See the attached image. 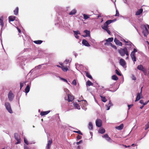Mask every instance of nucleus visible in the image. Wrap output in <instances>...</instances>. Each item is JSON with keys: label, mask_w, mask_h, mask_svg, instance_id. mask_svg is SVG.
Returning a JSON list of instances; mask_svg holds the SVG:
<instances>
[{"label": "nucleus", "mask_w": 149, "mask_h": 149, "mask_svg": "<svg viewBox=\"0 0 149 149\" xmlns=\"http://www.w3.org/2000/svg\"><path fill=\"white\" fill-rule=\"evenodd\" d=\"M118 52L121 56H123L125 55V54H126L127 56H129L127 49L125 47L124 48L120 49L118 50Z\"/></svg>", "instance_id": "f257e3e1"}, {"label": "nucleus", "mask_w": 149, "mask_h": 149, "mask_svg": "<svg viewBox=\"0 0 149 149\" xmlns=\"http://www.w3.org/2000/svg\"><path fill=\"white\" fill-rule=\"evenodd\" d=\"M79 102H80V104L82 108L85 111L87 110L86 107L88 105L87 101L85 100H78Z\"/></svg>", "instance_id": "f03ea898"}, {"label": "nucleus", "mask_w": 149, "mask_h": 149, "mask_svg": "<svg viewBox=\"0 0 149 149\" xmlns=\"http://www.w3.org/2000/svg\"><path fill=\"white\" fill-rule=\"evenodd\" d=\"M137 52V49L135 48H134L133 51L131 52L130 54V56L131 57L132 60L133 61L134 64L135 63V62H136V57L135 56V53Z\"/></svg>", "instance_id": "7ed1b4c3"}, {"label": "nucleus", "mask_w": 149, "mask_h": 149, "mask_svg": "<svg viewBox=\"0 0 149 149\" xmlns=\"http://www.w3.org/2000/svg\"><path fill=\"white\" fill-rule=\"evenodd\" d=\"M5 106L6 109L9 113H13L10 104L9 102H6L5 103Z\"/></svg>", "instance_id": "20e7f679"}, {"label": "nucleus", "mask_w": 149, "mask_h": 149, "mask_svg": "<svg viewBox=\"0 0 149 149\" xmlns=\"http://www.w3.org/2000/svg\"><path fill=\"white\" fill-rule=\"evenodd\" d=\"M16 61L17 64L19 65L20 66L22 67L23 65L24 64V60L23 59V57H20L18 58L17 59Z\"/></svg>", "instance_id": "39448f33"}, {"label": "nucleus", "mask_w": 149, "mask_h": 149, "mask_svg": "<svg viewBox=\"0 0 149 149\" xmlns=\"http://www.w3.org/2000/svg\"><path fill=\"white\" fill-rule=\"evenodd\" d=\"M14 97V95L12 91H10L8 95V97L9 100L10 101H12L13 100Z\"/></svg>", "instance_id": "423d86ee"}, {"label": "nucleus", "mask_w": 149, "mask_h": 149, "mask_svg": "<svg viewBox=\"0 0 149 149\" xmlns=\"http://www.w3.org/2000/svg\"><path fill=\"white\" fill-rule=\"evenodd\" d=\"M145 29L143 31V33L145 37H146L149 33V32L147 27L144 25Z\"/></svg>", "instance_id": "0eeeda50"}, {"label": "nucleus", "mask_w": 149, "mask_h": 149, "mask_svg": "<svg viewBox=\"0 0 149 149\" xmlns=\"http://www.w3.org/2000/svg\"><path fill=\"white\" fill-rule=\"evenodd\" d=\"M119 63L120 65L122 66L124 68H126L125 65L126 63L125 61L123 59L121 58L120 60Z\"/></svg>", "instance_id": "6e6552de"}, {"label": "nucleus", "mask_w": 149, "mask_h": 149, "mask_svg": "<svg viewBox=\"0 0 149 149\" xmlns=\"http://www.w3.org/2000/svg\"><path fill=\"white\" fill-rule=\"evenodd\" d=\"M84 33H86L85 35H83L82 36L84 37H90V31L86 30L84 31Z\"/></svg>", "instance_id": "1a4fd4ad"}, {"label": "nucleus", "mask_w": 149, "mask_h": 149, "mask_svg": "<svg viewBox=\"0 0 149 149\" xmlns=\"http://www.w3.org/2000/svg\"><path fill=\"white\" fill-rule=\"evenodd\" d=\"M68 98L66 99V97L65 98V99L66 100H67L69 102L72 101L74 99V97L69 94H68Z\"/></svg>", "instance_id": "9d476101"}, {"label": "nucleus", "mask_w": 149, "mask_h": 149, "mask_svg": "<svg viewBox=\"0 0 149 149\" xmlns=\"http://www.w3.org/2000/svg\"><path fill=\"white\" fill-rule=\"evenodd\" d=\"M95 123L96 126L98 127H100L102 125V121L100 119H97Z\"/></svg>", "instance_id": "9b49d317"}, {"label": "nucleus", "mask_w": 149, "mask_h": 149, "mask_svg": "<svg viewBox=\"0 0 149 149\" xmlns=\"http://www.w3.org/2000/svg\"><path fill=\"white\" fill-rule=\"evenodd\" d=\"M137 69L140 70H141L143 72L145 71V69L143 65H139L137 67Z\"/></svg>", "instance_id": "f8f14e48"}, {"label": "nucleus", "mask_w": 149, "mask_h": 149, "mask_svg": "<svg viewBox=\"0 0 149 149\" xmlns=\"http://www.w3.org/2000/svg\"><path fill=\"white\" fill-rule=\"evenodd\" d=\"M60 64L61 66V68L63 71L67 72L68 70V68L67 67L64 66L62 63H60Z\"/></svg>", "instance_id": "ddd939ff"}, {"label": "nucleus", "mask_w": 149, "mask_h": 149, "mask_svg": "<svg viewBox=\"0 0 149 149\" xmlns=\"http://www.w3.org/2000/svg\"><path fill=\"white\" fill-rule=\"evenodd\" d=\"M82 43L83 45L86 46V47H90V45L87 42V41L85 39H83L82 40Z\"/></svg>", "instance_id": "4468645a"}, {"label": "nucleus", "mask_w": 149, "mask_h": 149, "mask_svg": "<svg viewBox=\"0 0 149 149\" xmlns=\"http://www.w3.org/2000/svg\"><path fill=\"white\" fill-rule=\"evenodd\" d=\"M114 41L116 44L117 45L120 46H122V43L121 42H120L116 38H115Z\"/></svg>", "instance_id": "2eb2a0df"}, {"label": "nucleus", "mask_w": 149, "mask_h": 149, "mask_svg": "<svg viewBox=\"0 0 149 149\" xmlns=\"http://www.w3.org/2000/svg\"><path fill=\"white\" fill-rule=\"evenodd\" d=\"M73 32L74 33V36L77 39H79V36H78V35H80V33L79 31H73Z\"/></svg>", "instance_id": "dca6fc26"}, {"label": "nucleus", "mask_w": 149, "mask_h": 149, "mask_svg": "<svg viewBox=\"0 0 149 149\" xmlns=\"http://www.w3.org/2000/svg\"><path fill=\"white\" fill-rule=\"evenodd\" d=\"M123 124H121L119 126H116L115 128L116 129L120 130L123 129Z\"/></svg>", "instance_id": "f3484780"}, {"label": "nucleus", "mask_w": 149, "mask_h": 149, "mask_svg": "<svg viewBox=\"0 0 149 149\" xmlns=\"http://www.w3.org/2000/svg\"><path fill=\"white\" fill-rule=\"evenodd\" d=\"M143 11V9L141 8L138 10L136 13L135 15H139L142 13Z\"/></svg>", "instance_id": "a211bd4d"}, {"label": "nucleus", "mask_w": 149, "mask_h": 149, "mask_svg": "<svg viewBox=\"0 0 149 149\" xmlns=\"http://www.w3.org/2000/svg\"><path fill=\"white\" fill-rule=\"evenodd\" d=\"M124 41L126 43V45H129L132 47V46H134V45L130 41H126L125 40H124Z\"/></svg>", "instance_id": "6ab92c4d"}, {"label": "nucleus", "mask_w": 149, "mask_h": 149, "mask_svg": "<svg viewBox=\"0 0 149 149\" xmlns=\"http://www.w3.org/2000/svg\"><path fill=\"white\" fill-rule=\"evenodd\" d=\"M50 112V111H42L40 113V114L42 116L45 115L49 113Z\"/></svg>", "instance_id": "aec40b11"}, {"label": "nucleus", "mask_w": 149, "mask_h": 149, "mask_svg": "<svg viewBox=\"0 0 149 149\" xmlns=\"http://www.w3.org/2000/svg\"><path fill=\"white\" fill-rule=\"evenodd\" d=\"M52 140H50L48 141V142L46 147L47 149H49L50 146L52 144Z\"/></svg>", "instance_id": "412c9836"}, {"label": "nucleus", "mask_w": 149, "mask_h": 149, "mask_svg": "<svg viewBox=\"0 0 149 149\" xmlns=\"http://www.w3.org/2000/svg\"><path fill=\"white\" fill-rule=\"evenodd\" d=\"M102 28L104 30H106L108 28V25L105 23L103 25H102Z\"/></svg>", "instance_id": "4be33fe9"}, {"label": "nucleus", "mask_w": 149, "mask_h": 149, "mask_svg": "<svg viewBox=\"0 0 149 149\" xmlns=\"http://www.w3.org/2000/svg\"><path fill=\"white\" fill-rule=\"evenodd\" d=\"M15 18H16V17L14 16H10L9 17H8L9 21L10 22L13 21L15 19Z\"/></svg>", "instance_id": "5701e85b"}, {"label": "nucleus", "mask_w": 149, "mask_h": 149, "mask_svg": "<svg viewBox=\"0 0 149 149\" xmlns=\"http://www.w3.org/2000/svg\"><path fill=\"white\" fill-rule=\"evenodd\" d=\"M73 105L76 109H80V107L79 105L77 103L75 102L73 103Z\"/></svg>", "instance_id": "b1692460"}, {"label": "nucleus", "mask_w": 149, "mask_h": 149, "mask_svg": "<svg viewBox=\"0 0 149 149\" xmlns=\"http://www.w3.org/2000/svg\"><path fill=\"white\" fill-rule=\"evenodd\" d=\"M105 132V129L102 128H100L98 131L99 133L103 134Z\"/></svg>", "instance_id": "393cba45"}, {"label": "nucleus", "mask_w": 149, "mask_h": 149, "mask_svg": "<svg viewBox=\"0 0 149 149\" xmlns=\"http://www.w3.org/2000/svg\"><path fill=\"white\" fill-rule=\"evenodd\" d=\"M30 87L29 85H27L25 88V92L26 93V95L29 91Z\"/></svg>", "instance_id": "a878e982"}, {"label": "nucleus", "mask_w": 149, "mask_h": 149, "mask_svg": "<svg viewBox=\"0 0 149 149\" xmlns=\"http://www.w3.org/2000/svg\"><path fill=\"white\" fill-rule=\"evenodd\" d=\"M76 10L75 9H74L69 13V14L70 15H74L76 13Z\"/></svg>", "instance_id": "bb28decb"}, {"label": "nucleus", "mask_w": 149, "mask_h": 149, "mask_svg": "<svg viewBox=\"0 0 149 149\" xmlns=\"http://www.w3.org/2000/svg\"><path fill=\"white\" fill-rule=\"evenodd\" d=\"M14 137L15 139L16 140H20L19 136L17 133H15L14 134Z\"/></svg>", "instance_id": "cd10ccee"}, {"label": "nucleus", "mask_w": 149, "mask_h": 149, "mask_svg": "<svg viewBox=\"0 0 149 149\" xmlns=\"http://www.w3.org/2000/svg\"><path fill=\"white\" fill-rule=\"evenodd\" d=\"M88 128L89 130H92L93 129V125L92 123L90 122L89 123Z\"/></svg>", "instance_id": "c85d7f7f"}, {"label": "nucleus", "mask_w": 149, "mask_h": 149, "mask_svg": "<svg viewBox=\"0 0 149 149\" xmlns=\"http://www.w3.org/2000/svg\"><path fill=\"white\" fill-rule=\"evenodd\" d=\"M19 8L17 7L14 10V13L15 15H17L18 13Z\"/></svg>", "instance_id": "c756f323"}, {"label": "nucleus", "mask_w": 149, "mask_h": 149, "mask_svg": "<svg viewBox=\"0 0 149 149\" xmlns=\"http://www.w3.org/2000/svg\"><path fill=\"white\" fill-rule=\"evenodd\" d=\"M100 96L101 97V100L102 101L104 102H106L107 100L105 97H103L101 95H100Z\"/></svg>", "instance_id": "7c9ffc66"}, {"label": "nucleus", "mask_w": 149, "mask_h": 149, "mask_svg": "<svg viewBox=\"0 0 149 149\" xmlns=\"http://www.w3.org/2000/svg\"><path fill=\"white\" fill-rule=\"evenodd\" d=\"M83 17H84V18L85 19H87L89 18L90 17V16H91V15H86L85 14H83Z\"/></svg>", "instance_id": "2f4dec72"}, {"label": "nucleus", "mask_w": 149, "mask_h": 149, "mask_svg": "<svg viewBox=\"0 0 149 149\" xmlns=\"http://www.w3.org/2000/svg\"><path fill=\"white\" fill-rule=\"evenodd\" d=\"M33 42L35 44H40L42 42V41L41 40H37L34 41Z\"/></svg>", "instance_id": "473e14b6"}, {"label": "nucleus", "mask_w": 149, "mask_h": 149, "mask_svg": "<svg viewBox=\"0 0 149 149\" xmlns=\"http://www.w3.org/2000/svg\"><path fill=\"white\" fill-rule=\"evenodd\" d=\"M140 95H139V94H137L136 98L135 100V102L138 101L141 98Z\"/></svg>", "instance_id": "72a5a7b5"}, {"label": "nucleus", "mask_w": 149, "mask_h": 149, "mask_svg": "<svg viewBox=\"0 0 149 149\" xmlns=\"http://www.w3.org/2000/svg\"><path fill=\"white\" fill-rule=\"evenodd\" d=\"M112 79L116 81L118 80V78L116 75H113L112 77Z\"/></svg>", "instance_id": "f704fd0d"}, {"label": "nucleus", "mask_w": 149, "mask_h": 149, "mask_svg": "<svg viewBox=\"0 0 149 149\" xmlns=\"http://www.w3.org/2000/svg\"><path fill=\"white\" fill-rule=\"evenodd\" d=\"M113 37H111L108 38V39L106 40V41L107 42H111L113 40Z\"/></svg>", "instance_id": "c9c22d12"}, {"label": "nucleus", "mask_w": 149, "mask_h": 149, "mask_svg": "<svg viewBox=\"0 0 149 149\" xmlns=\"http://www.w3.org/2000/svg\"><path fill=\"white\" fill-rule=\"evenodd\" d=\"M71 61V59H66L65 60V61L64 62L63 64H67L68 63H69V62Z\"/></svg>", "instance_id": "e433bc0d"}, {"label": "nucleus", "mask_w": 149, "mask_h": 149, "mask_svg": "<svg viewBox=\"0 0 149 149\" xmlns=\"http://www.w3.org/2000/svg\"><path fill=\"white\" fill-rule=\"evenodd\" d=\"M85 72L86 73V75L87 77L91 79H92V78L91 75L88 72Z\"/></svg>", "instance_id": "4c0bfd02"}, {"label": "nucleus", "mask_w": 149, "mask_h": 149, "mask_svg": "<svg viewBox=\"0 0 149 149\" xmlns=\"http://www.w3.org/2000/svg\"><path fill=\"white\" fill-rule=\"evenodd\" d=\"M86 84L88 86H92L93 85V84L90 81H88L87 83Z\"/></svg>", "instance_id": "58836bf2"}, {"label": "nucleus", "mask_w": 149, "mask_h": 149, "mask_svg": "<svg viewBox=\"0 0 149 149\" xmlns=\"http://www.w3.org/2000/svg\"><path fill=\"white\" fill-rule=\"evenodd\" d=\"M106 24H107V25H109L111 23H112V21L111 20H109L105 22Z\"/></svg>", "instance_id": "ea45409f"}, {"label": "nucleus", "mask_w": 149, "mask_h": 149, "mask_svg": "<svg viewBox=\"0 0 149 149\" xmlns=\"http://www.w3.org/2000/svg\"><path fill=\"white\" fill-rule=\"evenodd\" d=\"M106 140L107 141L110 142L111 143L112 141L111 140V138L109 137V136L108 137L107 139H106Z\"/></svg>", "instance_id": "a19ab883"}, {"label": "nucleus", "mask_w": 149, "mask_h": 149, "mask_svg": "<svg viewBox=\"0 0 149 149\" xmlns=\"http://www.w3.org/2000/svg\"><path fill=\"white\" fill-rule=\"evenodd\" d=\"M146 127L145 129V130H147L148 128H149V121L145 125Z\"/></svg>", "instance_id": "79ce46f5"}, {"label": "nucleus", "mask_w": 149, "mask_h": 149, "mask_svg": "<svg viewBox=\"0 0 149 149\" xmlns=\"http://www.w3.org/2000/svg\"><path fill=\"white\" fill-rule=\"evenodd\" d=\"M116 73L119 76H121V73L117 70H116Z\"/></svg>", "instance_id": "37998d69"}, {"label": "nucleus", "mask_w": 149, "mask_h": 149, "mask_svg": "<svg viewBox=\"0 0 149 149\" xmlns=\"http://www.w3.org/2000/svg\"><path fill=\"white\" fill-rule=\"evenodd\" d=\"M24 141L26 145H28L29 144V143H28V141L27 139L25 138L24 137Z\"/></svg>", "instance_id": "c03bdc74"}, {"label": "nucleus", "mask_w": 149, "mask_h": 149, "mask_svg": "<svg viewBox=\"0 0 149 149\" xmlns=\"http://www.w3.org/2000/svg\"><path fill=\"white\" fill-rule=\"evenodd\" d=\"M74 132H75V133H78L79 134L81 135H82L83 134H82L81 132V131L79 130V131H73Z\"/></svg>", "instance_id": "a18cd8bd"}, {"label": "nucleus", "mask_w": 149, "mask_h": 149, "mask_svg": "<svg viewBox=\"0 0 149 149\" xmlns=\"http://www.w3.org/2000/svg\"><path fill=\"white\" fill-rule=\"evenodd\" d=\"M108 105H109V106H110V107L111 106H112L113 105V104L111 102V101L110 100L109 101V104H108Z\"/></svg>", "instance_id": "49530a36"}, {"label": "nucleus", "mask_w": 149, "mask_h": 149, "mask_svg": "<svg viewBox=\"0 0 149 149\" xmlns=\"http://www.w3.org/2000/svg\"><path fill=\"white\" fill-rule=\"evenodd\" d=\"M64 92L66 93V94L68 93L69 92V90L66 88H64Z\"/></svg>", "instance_id": "de8ad7c7"}, {"label": "nucleus", "mask_w": 149, "mask_h": 149, "mask_svg": "<svg viewBox=\"0 0 149 149\" xmlns=\"http://www.w3.org/2000/svg\"><path fill=\"white\" fill-rule=\"evenodd\" d=\"M109 137L108 135L107 134H105L104 135L102 136V137L103 138H104L105 139H107V138Z\"/></svg>", "instance_id": "09e8293b"}, {"label": "nucleus", "mask_w": 149, "mask_h": 149, "mask_svg": "<svg viewBox=\"0 0 149 149\" xmlns=\"http://www.w3.org/2000/svg\"><path fill=\"white\" fill-rule=\"evenodd\" d=\"M90 40L91 42L93 43H94L95 42V40L91 38V37H90Z\"/></svg>", "instance_id": "8fccbe9b"}, {"label": "nucleus", "mask_w": 149, "mask_h": 149, "mask_svg": "<svg viewBox=\"0 0 149 149\" xmlns=\"http://www.w3.org/2000/svg\"><path fill=\"white\" fill-rule=\"evenodd\" d=\"M132 80H136V78L133 74L132 75Z\"/></svg>", "instance_id": "3c124183"}, {"label": "nucleus", "mask_w": 149, "mask_h": 149, "mask_svg": "<svg viewBox=\"0 0 149 149\" xmlns=\"http://www.w3.org/2000/svg\"><path fill=\"white\" fill-rule=\"evenodd\" d=\"M72 84L74 85H76L77 84V83L76 82V81L75 79L72 82Z\"/></svg>", "instance_id": "603ef678"}, {"label": "nucleus", "mask_w": 149, "mask_h": 149, "mask_svg": "<svg viewBox=\"0 0 149 149\" xmlns=\"http://www.w3.org/2000/svg\"><path fill=\"white\" fill-rule=\"evenodd\" d=\"M119 16V13L117 10H116V14L115 15L116 16Z\"/></svg>", "instance_id": "864d4df0"}, {"label": "nucleus", "mask_w": 149, "mask_h": 149, "mask_svg": "<svg viewBox=\"0 0 149 149\" xmlns=\"http://www.w3.org/2000/svg\"><path fill=\"white\" fill-rule=\"evenodd\" d=\"M24 85V83H20V89H21L22 88L23 86Z\"/></svg>", "instance_id": "5fc2aeb1"}, {"label": "nucleus", "mask_w": 149, "mask_h": 149, "mask_svg": "<svg viewBox=\"0 0 149 149\" xmlns=\"http://www.w3.org/2000/svg\"><path fill=\"white\" fill-rule=\"evenodd\" d=\"M107 32L108 34L109 35L111 34V32L108 29V28L106 30H105Z\"/></svg>", "instance_id": "6e6d98bb"}, {"label": "nucleus", "mask_w": 149, "mask_h": 149, "mask_svg": "<svg viewBox=\"0 0 149 149\" xmlns=\"http://www.w3.org/2000/svg\"><path fill=\"white\" fill-rule=\"evenodd\" d=\"M106 106L107 107V110H109L110 109V106H109V105H108V104L106 105Z\"/></svg>", "instance_id": "4d7b16f0"}, {"label": "nucleus", "mask_w": 149, "mask_h": 149, "mask_svg": "<svg viewBox=\"0 0 149 149\" xmlns=\"http://www.w3.org/2000/svg\"><path fill=\"white\" fill-rule=\"evenodd\" d=\"M61 80L65 82L66 83H68V81L65 79H64L63 78H61Z\"/></svg>", "instance_id": "13d9d810"}, {"label": "nucleus", "mask_w": 149, "mask_h": 149, "mask_svg": "<svg viewBox=\"0 0 149 149\" xmlns=\"http://www.w3.org/2000/svg\"><path fill=\"white\" fill-rule=\"evenodd\" d=\"M81 136L78 135L77 137V140H78L79 139H81Z\"/></svg>", "instance_id": "bf43d9fd"}, {"label": "nucleus", "mask_w": 149, "mask_h": 149, "mask_svg": "<svg viewBox=\"0 0 149 149\" xmlns=\"http://www.w3.org/2000/svg\"><path fill=\"white\" fill-rule=\"evenodd\" d=\"M0 24V25L1 26V32H2V27H3V22Z\"/></svg>", "instance_id": "052dcab7"}, {"label": "nucleus", "mask_w": 149, "mask_h": 149, "mask_svg": "<svg viewBox=\"0 0 149 149\" xmlns=\"http://www.w3.org/2000/svg\"><path fill=\"white\" fill-rule=\"evenodd\" d=\"M82 142V140H81L79 142H77L76 143V144H77L78 145H79L80 143H81Z\"/></svg>", "instance_id": "680f3d73"}, {"label": "nucleus", "mask_w": 149, "mask_h": 149, "mask_svg": "<svg viewBox=\"0 0 149 149\" xmlns=\"http://www.w3.org/2000/svg\"><path fill=\"white\" fill-rule=\"evenodd\" d=\"M133 105V104H131L130 105H128V109L129 110L130 109V108Z\"/></svg>", "instance_id": "e2e57ef3"}, {"label": "nucleus", "mask_w": 149, "mask_h": 149, "mask_svg": "<svg viewBox=\"0 0 149 149\" xmlns=\"http://www.w3.org/2000/svg\"><path fill=\"white\" fill-rule=\"evenodd\" d=\"M108 42H107L104 43V45H110L111 44V43H109Z\"/></svg>", "instance_id": "0e129e2a"}, {"label": "nucleus", "mask_w": 149, "mask_h": 149, "mask_svg": "<svg viewBox=\"0 0 149 149\" xmlns=\"http://www.w3.org/2000/svg\"><path fill=\"white\" fill-rule=\"evenodd\" d=\"M24 149H31L27 146L24 145Z\"/></svg>", "instance_id": "69168bd1"}, {"label": "nucleus", "mask_w": 149, "mask_h": 149, "mask_svg": "<svg viewBox=\"0 0 149 149\" xmlns=\"http://www.w3.org/2000/svg\"><path fill=\"white\" fill-rule=\"evenodd\" d=\"M112 47L114 48L115 49H116V47L115 46V45H112V44L111 43V44L110 45Z\"/></svg>", "instance_id": "338daca9"}, {"label": "nucleus", "mask_w": 149, "mask_h": 149, "mask_svg": "<svg viewBox=\"0 0 149 149\" xmlns=\"http://www.w3.org/2000/svg\"><path fill=\"white\" fill-rule=\"evenodd\" d=\"M140 103L142 104L143 105V104L144 103L143 102V100H141L140 101Z\"/></svg>", "instance_id": "774afa93"}]
</instances>
